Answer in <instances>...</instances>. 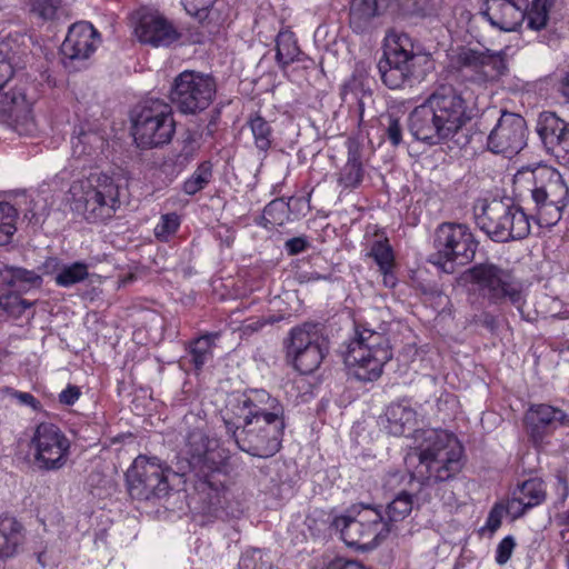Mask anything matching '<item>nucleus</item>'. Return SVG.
<instances>
[{
	"mask_svg": "<svg viewBox=\"0 0 569 569\" xmlns=\"http://www.w3.org/2000/svg\"><path fill=\"white\" fill-rule=\"evenodd\" d=\"M467 120L461 93L450 84H442L410 112L408 128L415 139L437 146L453 138Z\"/></svg>",
	"mask_w": 569,
	"mask_h": 569,
	"instance_id": "nucleus-1",
	"label": "nucleus"
},
{
	"mask_svg": "<svg viewBox=\"0 0 569 569\" xmlns=\"http://www.w3.org/2000/svg\"><path fill=\"white\" fill-rule=\"evenodd\" d=\"M410 450L407 463L410 466L418 460L411 476L419 482L445 481L461 469L462 446L446 430L428 428L417 432Z\"/></svg>",
	"mask_w": 569,
	"mask_h": 569,
	"instance_id": "nucleus-2",
	"label": "nucleus"
},
{
	"mask_svg": "<svg viewBox=\"0 0 569 569\" xmlns=\"http://www.w3.org/2000/svg\"><path fill=\"white\" fill-rule=\"evenodd\" d=\"M433 68L431 54L425 52L408 34L390 31L386 36L378 70L389 89L396 90L407 82L421 81Z\"/></svg>",
	"mask_w": 569,
	"mask_h": 569,
	"instance_id": "nucleus-3",
	"label": "nucleus"
},
{
	"mask_svg": "<svg viewBox=\"0 0 569 569\" xmlns=\"http://www.w3.org/2000/svg\"><path fill=\"white\" fill-rule=\"evenodd\" d=\"M69 193L72 209L91 223L111 219L121 204L118 183L103 172L74 180Z\"/></svg>",
	"mask_w": 569,
	"mask_h": 569,
	"instance_id": "nucleus-4",
	"label": "nucleus"
},
{
	"mask_svg": "<svg viewBox=\"0 0 569 569\" xmlns=\"http://www.w3.org/2000/svg\"><path fill=\"white\" fill-rule=\"evenodd\" d=\"M392 358L388 338L370 329L356 331L348 343L345 365L348 375L362 382H372L382 375L385 365Z\"/></svg>",
	"mask_w": 569,
	"mask_h": 569,
	"instance_id": "nucleus-5",
	"label": "nucleus"
},
{
	"mask_svg": "<svg viewBox=\"0 0 569 569\" xmlns=\"http://www.w3.org/2000/svg\"><path fill=\"white\" fill-rule=\"evenodd\" d=\"M128 490L136 499L166 496L170 490H180L187 481L184 467L171 470L157 457L138 456L126 473Z\"/></svg>",
	"mask_w": 569,
	"mask_h": 569,
	"instance_id": "nucleus-6",
	"label": "nucleus"
},
{
	"mask_svg": "<svg viewBox=\"0 0 569 569\" xmlns=\"http://www.w3.org/2000/svg\"><path fill=\"white\" fill-rule=\"evenodd\" d=\"M332 527L348 547L359 550L376 548L391 532L382 511L370 506L353 507L346 515L335 517Z\"/></svg>",
	"mask_w": 569,
	"mask_h": 569,
	"instance_id": "nucleus-7",
	"label": "nucleus"
},
{
	"mask_svg": "<svg viewBox=\"0 0 569 569\" xmlns=\"http://www.w3.org/2000/svg\"><path fill=\"white\" fill-rule=\"evenodd\" d=\"M477 226L493 241L523 239L530 233V223L523 210L502 200L481 201L475 207Z\"/></svg>",
	"mask_w": 569,
	"mask_h": 569,
	"instance_id": "nucleus-8",
	"label": "nucleus"
},
{
	"mask_svg": "<svg viewBox=\"0 0 569 569\" xmlns=\"http://www.w3.org/2000/svg\"><path fill=\"white\" fill-rule=\"evenodd\" d=\"M463 278L490 303L510 302L521 312L525 303L522 283L511 271L493 263H479L468 269Z\"/></svg>",
	"mask_w": 569,
	"mask_h": 569,
	"instance_id": "nucleus-9",
	"label": "nucleus"
},
{
	"mask_svg": "<svg viewBox=\"0 0 569 569\" xmlns=\"http://www.w3.org/2000/svg\"><path fill=\"white\" fill-rule=\"evenodd\" d=\"M531 174L536 183L531 191L536 221L540 227H552L561 219L569 202V187L561 173L551 167H538Z\"/></svg>",
	"mask_w": 569,
	"mask_h": 569,
	"instance_id": "nucleus-10",
	"label": "nucleus"
},
{
	"mask_svg": "<svg viewBox=\"0 0 569 569\" xmlns=\"http://www.w3.org/2000/svg\"><path fill=\"white\" fill-rule=\"evenodd\" d=\"M176 132L170 104L161 100L146 101L133 118L132 136L140 148H157L169 143Z\"/></svg>",
	"mask_w": 569,
	"mask_h": 569,
	"instance_id": "nucleus-11",
	"label": "nucleus"
},
{
	"mask_svg": "<svg viewBox=\"0 0 569 569\" xmlns=\"http://www.w3.org/2000/svg\"><path fill=\"white\" fill-rule=\"evenodd\" d=\"M435 247L433 263L453 272L455 266H465L475 258L478 243L466 224L445 222L436 231Z\"/></svg>",
	"mask_w": 569,
	"mask_h": 569,
	"instance_id": "nucleus-12",
	"label": "nucleus"
},
{
	"mask_svg": "<svg viewBox=\"0 0 569 569\" xmlns=\"http://www.w3.org/2000/svg\"><path fill=\"white\" fill-rule=\"evenodd\" d=\"M250 413L251 418L244 416L246 426L250 427L246 431L250 446L242 447V450L257 457L273 456L280 448L284 429L283 408L276 405L272 411L261 410L250 411Z\"/></svg>",
	"mask_w": 569,
	"mask_h": 569,
	"instance_id": "nucleus-13",
	"label": "nucleus"
},
{
	"mask_svg": "<svg viewBox=\"0 0 569 569\" xmlns=\"http://www.w3.org/2000/svg\"><path fill=\"white\" fill-rule=\"evenodd\" d=\"M214 93L216 82L211 77L186 70L174 78L170 99L181 113L196 114L211 104Z\"/></svg>",
	"mask_w": 569,
	"mask_h": 569,
	"instance_id": "nucleus-14",
	"label": "nucleus"
},
{
	"mask_svg": "<svg viewBox=\"0 0 569 569\" xmlns=\"http://www.w3.org/2000/svg\"><path fill=\"white\" fill-rule=\"evenodd\" d=\"M70 447L68 437L52 423L37 426L30 440L33 462L38 469L46 471L63 468L69 459Z\"/></svg>",
	"mask_w": 569,
	"mask_h": 569,
	"instance_id": "nucleus-15",
	"label": "nucleus"
},
{
	"mask_svg": "<svg viewBox=\"0 0 569 569\" xmlns=\"http://www.w3.org/2000/svg\"><path fill=\"white\" fill-rule=\"evenodd\" d=\"M326 352V340L316 326L306 323L290 331L287 357L300 373L309 375L317 370Z\"/></svg>",
	"mask_w": 569,
	"mask_h": 569,
	"instance_id": "nucleus-16",
	"label": "nucleus"
},
{
	"mask_svg": "<svg viewBox=\"0 0 569 569\" xmlns=\"http://www.w3.org/2000/svg\"><path fill=\"white\" fill-rule=\"evenodd\" d=\"M452 61L459 69L467 70L477 83L497 81L507 72L503 53L489 49L463 47L453 56Z\"/></svg>",
	"mask_w": 569,
	"mask_h": 569,
	"instance_id": "nucleus-17",
	"label": "nucleus"
},
{
	"mask_svg": "<svg viewBox=\"0 0 569 569\" xmlns=\"http://www.w3.org/2000/svg\"><path fill=\"white\" fill-rule=\"evenodd\" d=\"M186 451L188 467L198 479L197 489L204 491L206 488L218 490L220 486V469L214 462V453L210 448V441L206 440L201 432L192 433L189 437Z\"/></svg>",
	"mask_w": 569,
	"mask_h": 569,
	"instance_id": "nucleus-18",
	"label": "nucleus"
},
{
	"mask_svg": "<svg viewBox=\"0 0 569 569\" xmlns=\"http://www.w3.org/2000/svg\"><path fill=\"white\" fill-rule=\"evenodd\" d=\"M526 120L516 113L503 112L488 137V148L497 154L512 157L527 143Z\"/></svg>",
	"mask_w": 569,
	"mask_h": 569,
	"instance_id": "nucleus-19",
	"label": "nucleus"
},
{
	"mask_svg": "<svg viewBox=\"0 0 569 569\" xmlns=\"http://www.w3.org/2000/svg\"><path fill=\"white\" fill-rule=\"evenodd\" d=\"M100 44V37L93 26L87 21L73 23L61 44L64 63L84 61L91 57Z\"/></svg>",
	"mask_w": 569,
	"mask_h": 569,
	"instance_id": "nucleus-20",
	"label": "nucleus"
},
{
	"mask_svg": "<svg viewBox=\"0 0 569 569\" xmlns=\"http://www.w3.org/2000/svg\"><path fill=\"white\" fill-rule=\"evenodd\" d=\"M0 116L20 136H32L37 130L31 103L20 90L0 96Z\"/></svg>",
	"mask_w": 569,
	"mask_h": 569,
	"instance_id": "nucleus-21",
	"label": "nucleus"
},
{
	"mask_svg": "<svg viewBox=\"0 0 569 569\" xmlns=\"http://www.w3.org/2000/svg\"><path fill=\"white\" fill-rule=\"evenodd\" d=\"M569 422L567 416L559 409L548 405L531 406L525 416L526 428L535 446L545 449V436L549 430Z\"/></svg>",
	"mask_w": 569,
	"mask_h": 569,
	"instance_id": "nucleus-22",
	"label": "nucleus"
},
{
	"mask_svg": "<svg viewBox=\"0 0 569 569\" xmlns=\"http://www.w3.org/2000/svg\"><path fill=\"white\" fill-rule=\"evenodd\" d=\"M528 0H486L482 14L505 31L515 30L525 18Z\"/></svg>",
	"mask_w": 569,
	"mask_h": 569,
	"instance_id": "nucleus-23",
	"label": "nucleus"
},
{
	"mask_svg": "<svg viewBox=\"0 0 569 569\" xmlns=\"http://www.w3.org/2000/svg\"><path fill=\"white\" fill-rule=\"evenodd\" d=\"M537 131L558 158L569 161V122L552 112H546L540 116Z\"/></svg>",
	"mask_w": 569,
	"mask_h": 569,
	"instance_id": "nucleus-24",
	"label": "nucleus"
},
{
	"mask_svg": "<svg viewBox=\"0 0 569 569\" xmlns=\"http://www.w3.org/2000/svg\"><path fill=\"white\" fill-rule=\"evenodd\" d=\"M546 496L543 481L538 478L529 479L512 491L506 501V513L513 520L518 519L529 509L542 503Z\"/></svg>",
	"mask_w": 569,
	"mask_h": 569,
	"instance_id": "nucleus-25",
	"label": "nucleus"
},
{
	"mask_svg": "<svg viewBox=\"0 0 569 569\" xmlns=\"http://www.w3.org/2000/svg\"><path fill=\"white\" fill-rule=\"evenodd\" d=\"M136 34L140 42L153 47H168L179 39V32L172 23L156 14L142 17L136 28Z\"/></svg>",
	"mask_w": 569,
	"mask_h": 569,
	"instance_id": "nucleus-26",
	"label": "nucleus"
},
{
	"mask_svg": "<svg viewBox=\"0 0 569 569\" xmlns=\"http://www.w3.org/2000/svg\"><path fill=\"white\" fill-rule=\"evenodd\" d=\"M381 425L392 436L411 438L412 445H415L417 432L426 430L418 427L419 421L416 412L402 403L389 406L386 409Z\"/></svg>",
	"mask_w": 569,
	"mask_h": 569,
	"instance_id": "nucleus-27",
	"label": "nucleus"
},
{
	"mask_svg": "<svg viewBox=\"0 0 569 569\" xmlns=\"http://www.w3.org/2000/svg\"><path fill=\"white\" fill-rule=\"evenodd\" d=\"M379 16L377 0H351L349 8V26L353 32L362 34L373 27Z\"/></svg>",
	"mask_w": 569,
	"mask_h": 569,
	"instance_id": "nucleus-28",
	"label": "nucleus"
},
{
	"mask_svg": "<svg viewBox=\"0 0 569 569\" xmlns=\"http://www.w3.org/2000/svg\"><path fill=\"white\" fill-rule=\"evenodd\" d=\"M218 338L217 333L203 335L189 343L187 355L182 360V365H190L199 372L203 367L212 361L214 341Z\"/></svg>",
	"mask_w": 569,
	"mask_h": 569,
	"instance_id": "nucleus-29",
	"label": "nucleus"
},
{
	"mask_svg": "<svg viewBox=\"0 0 569 569\" xmlns=\"http://www.w3.org/2000/svg\"><path fill=\"white\" fill-rule=\"evenodd\" d=\"M23 542L22 526L11 517H0V558H10Z\"/></svg>",
	"mask_w": 569,
	"mask_h": 569,
	"instance_id": "nucleus-30",
	"label": "nucleus"
},
{
	"mask_svg": "<svg viewBox=\"0 0 569 569\" xmlns=\"http://www.w3.org/2000/svg\"><path fill=\"white\" fill-rule=\"evenodd\" d=\"M2 280L10 287L18 290H29L33 287H40L42 279L32 270H27L18 267L4 266L1 272Z\"/></svg>",
	"mask_w": 569,
	"mask_h": 569,
	"instance_id": "nucleus-31",
	"label": "nucleus"
},
{
	"mask_svg": "<svg viewBox=\"0 0 569 569\" xmlns=\"http://www.w3.org/2000/svg\"><path fill=\"white\" fill-rule=\"evenodd\" d=\"M181 4L190 16L199 21H220V6H223L221 0H181Z\"/></svg>",
	"mask_w": 569,
	"mask_h": 569,
	"instance_id": "nucleus-32",
	"label": "nucleus"
},
{
	"mask_svg": "<svg viewBox=\"0 0 569 569\" xmlns=\"http://www.w3.org/2000/svg\"><path fill=\"white\" fill-rule=\"evenodd\" d=\"M300 49L290 31L279 32L276 39V59L281 68H286L299 56Z\"/></svg>",
	"mask_w": 569,
	"mask_h": 569,
	"instance_id": "nucleus-33",
	"label": "nucleus"
},
{
	"mask_svg": "<svg viewBox=\"0 0 569 569\" xmlns=\"http://www.w3.org/2000/svg\"><path fill=\"white\" fill-rule=\"evenodd\" d=\"M555 0H533L531 7L525 9V18L529 29L539 31L546 28L549 20L550 9Z\"/></svg>",
	"mask_w": 569,
	"mask_h": 569,
	"instance_id": "nucleus-34",
	"label": "nucleus"
},
{
	"mask_svg": "<svg viewBox=\"0 0 569 569\" xmlns=\"http://www.w3.org/2000/svg\"><path fill=\"white\" fill-rule=\"evenodd\" d=\"M363 177V170L357 151H349L348 161L341 169L339 174V183L343 188L353 189L357 188Z\"/></svg>",
	"mask_w": 569,
	"mask_h": 569,
	"instance_id": "nucleus-35",
	"label": "nucleus"
},
{
	"mask_svg": "<svg viewBox=\"0 0 569 569\" xmlns=\"http://www.w3.org/2000/svg\"><path fill=\"white\" fill-rule=\"evenodd\" d=\"M89 276L88 266L83 262H73L62 266L54 276V282L59 287L69 288L82 282Z\"/></svg>",
	"mask_w": 569,
	"mask_h": 569,
	"instance_id": "nucleus-36",
	"label": "nucleus"
},
{
	"mask_svg": "<svg viewBox=\"0 0 569 569\" xmlns=\"http://www.w3.org/2000/svg\"><path fill=\"white\" fill-rule=\"evenodd\" d=\"M368 256L375 260L379 271L393 270L395 254L387 238H379L372 241Z\"/></svg>",
	"mask_w": 569,
	"mask_h": 569,
	"instance_id": "nucleus-37",
	"label": "nucleus"
},
{
	"mask_svg": "<svg viewBox=\"0 0 569 569\" xmlns=\"http://www.w3.org/2000/svg\"><path fill=\"white\" fill-rule=\"evenodd\" d=\"M103 146L102 138L94 132H80L71 140L72 154L76 158L92 156Z\"/></svg>",
	"mask_w": 569,
	"mask_h": 569,
	"instance_id": "nucleus-38",
	"label": "nucleus"
},
{
	"mask_svg": "<svg viewBox=\"0 0 569 569\" xmlns=\"http://www.w3.org/2000/svg\"><path fill=\"white\" fill-rule=\"evenodd\" d=\"M412 503V497L402 492L387 506L382 515L386 521L391 525V531L396 522L403 520L411 512Z\"/></svg>",
	"mask_w": 569,
	"mask_h": 569,
	"instance_id": "nucleus-39",
	"label": "nucleus"
},
{
	"mask_svg": "<svg viewBox=\"0 0 569 569\" xmlns=\"http://www.w3.org/2000/svg\"><path fill=\"white\" fill-rule=\"evenodd\" d=\"M18 211L9 202H0V246L8 244L17 231Z\"/></svg>",
	"mask_w": 569,
	"mask_h": 569,
	"instance_id": "nucleus-40",
	"label": "nucleus"
},
{
	"mask_svg": "<svg viewBox=\"0 0 569 569\" xmlns=\"http://www.w3.org/2000/svg\"><path fill=\"white\" fill-rule=\"evenodd\" d=\"M249 127L253 136L254 146L262 152H267L272 144V128L261 116L257 114L249 120Z\"/></svg>",
	"mask_w": 569,
	"mask_h": 569,
	"instance_id": "nucleus-41",
	"label": "nucleus"
},
{
	"mask_svg": "<svg viewBox=\"0 0 569 569\" xmlns=\"http://www.w3.org/2000/svg\"><path fill=\"white\" fill-rule=\"evenodd\" d=\"M366 97H370V92L366 91L362 83L357 79H352L342 87V101L349 107L356 106L360 118L363 116Z\"/></svg>",
	"mask_w": 569,
	"mask_h": 569,
	"instance_id": "nucleus-42",
	"label": "nucleus"
},
{
	"mask_svg": "<svg viewBox=\"0 0 569 569\" xmlns=\"http://www.w3.org/2000/svg\"><path fill=\"white\" fill-rule=\"evenodd\" d=\"M212 178V166L209 161L200 163L193 173L183 182L182 190L189 196L204 189Z\"/></svg>",
	"mask_w": 569,
	"mask_h": 569,
	"instance_id": "nucleus-43",
	"label": "nucleus"
},
{
	"mask_svg": "<svg viewBox=\"0 0 569 569\" xmlns=\"http://www.w3.org/2000/svg\"><path fill=\"white\" fill-rule=\"evenodd\" d=\"M289 217V206L283 199L269 202L263 210V219L272 226H282Z\"/></svg>",
	"mask_w": 569,
	"mask_h": 569,
	"instance_id": "nucleus-44",
	"label": "nucleus"
},
{
	"mask_svg": "<svg viewBox=\"0 0 569 569\" xmlns=\"http://www.w3.org/2000/svg\"><path fill=\"white\" fill-rule=\"evenodd\" d=\"M180 218L177 213H166L160 217L154 227V236L158 240L167 242L179 229Z\"/></svg>",
	"mask_w": 569,
	"mask_h": 569,
	"instance_id": "nucleus-45",
	"label": "nucleus"
},
{
	"mask_svg": "<svg viewBox=\"0 0 569 569\" xmlns=\"http://www.w3.org/2000/svg\"><path fill=\"white\" fill-rule=\"evenodd\" d=\"M31 306V302L22 299L17 293L9 292L0 297V308L16 318L20 317Z\"/></svg>",
	"mask_w": 569,
	"mask_h": 569,
	"instance_id": "nucleus-46",
	"label": "nucleus"
},
{
	"mask_svg": "<svg viewBox=\"0 0 569 569\" xmlns=\"http://www.w3.org/2000/svg\"><path fill=\"white\" fill-rule=\"evenodd\" d=\"M60 0H29V10L37 18L53 20L59 8Z\"/></svg>",
	"mask_w": 569,
	"mask_h": 569,
	"instance_id": "nucleus-47",
	"label": "nucleus"
},
{
	"mask_svg": "<svg viewBox=\"0 0 569 569\" xmlns=\"http://www.w3.org/2000/svg\"><path fill=\"white\" fill-rule=\"evenodd\" d=\"M515 547H516V541H515L513 537H511V536L505 537L497 546L496 557H495L496 562L498 565L507 563L512 556Z\"/></svg>",
	"mask_w": 569,
	"mask_h": 569,
	"instance_id": "nucleus-48",
	"label": "nucleus"
},
{
	"mask_svg": "<svg viewBox=\"0 0 569 569\" xmlns=\"http://www.w3.org/2000/svg\"><path fill=\"white\" fill-rule=\"evenodd\" d=\"M503 513H506V503L495 505L488 515L486 528L495 532L501 526Z\"/></svg>",
	"mask_w": 569,
	"mask_h": 569,
	"instance_id": "nucleus-49",
	"label": "nucleus"
},
{
	"mask_svg": "<svg viewBox=\"0 0 569 569\" xmlns=\"http://www.w3.org/2000/svg\"><path fill=\"white\" fill-rule=\"evenodd\" d=\"M268 400H271L270 402V411H272V408L278 405V402L273 399H271V397H268ZM279 406L282 408V406L279 403ZM261 410H266V411H269V409L267 408H258L256 405H250L247 400H243L242 401V406L238 408V411L236 412V415L239 417V418H242L244 420V416H248L249 418H251V412H256V411H261Z\"/></svg>",
	"mask_w": 569,
	"mask_h": 569,
	"instance_id": "nucleus-50",
	"label": "nucleus"
},
{
	"mask_svg": "<svg viewBox=\"0 0 569 569\" xmlns=\"http://www.w3.org/2000/svg\"><path fill=\"white\" fill-rule=\"evenodd\" d=\"M12 396L18 405L26 406L32 411L41 410L40 402L33 397L32 393H12Z\"/></svg>",
	"mask_w": 569,
	"mask_h": 569,
	"instance_id": "nucleus-51",
	"label": "nucleus"
},
{
	"mask_svg": "<svg viewBox=\"0 0 569 569\" xmlns=\"http://www.w3.org/2000/svg\"><path fill=\"white\" fill-rule=\"evenodd\" d=\"M387 137L393 146H398L402 140L401 126L397 119H390L387 128Z\"/></svg>",
	"mask_w": 569,
	"mask_h": 569,
	"instance_id": "nucleus-52",
	"label": "nucleus"
},
{
	"mask_svg": "<svg viewBox=\"0 0 569 569\" xmlns=\"http://www.w3.org/2000/svg\"><path fill=\"white\" fill-rule=\"evenodd\" d=\"M307 246H308L307 240L301 237L289 239L286 242V249L289 254H298V253L305 251Z\"/></svg>",
	"mask_w": 569,
	"mask_h": 569,
	"instance_id": "nucleus-53",
	"label": "nucleus"
},
{
	"mask_svg": "<svg viewBox=\"0 0 569 569\" xmlns=\"http://www.w3.org/2000/svg\"><path fill=\"white\" fill-rule=\"evenodd\" d=\"M327 569H367V568L356 561L337 560V561L331 562Z\"/></svg>",
	"mask_w": 569,
	"mask_h": 569,
	"instance_id": "nucleus-54",
	"label": "nucleus"
},
{
	"mask_svg": "<svg viewBox=\"0 0 569 569\" xmlns=\"http://www.w3.org/2000/svg\"><path fill=\"white\" fill-rule=\"evenodd\" d=\"M80 393H59V401L66 406H72L79 399Z\"/></svg>",
	"mask_w": 569,
	"mask_h": 569,
	"instance_id": "nucleus-55",
	"label": "nucleus"
},
{
	"mask_svg": "<svg viewBox=\"0 0 569 569\" xmlns=\"http://www.w3.org/2000/svg\"><path fill=\"white\" fill-rule=\"evenodd\" d=\"M383 276V283L385 286L387 287H395L396 286V278L392 273V270H387V271H380Z\"/></svg>",
	"mask_w": 569,
	"mask_h": 569,
	"instance_id": "nucleus-56",
	"label": "nucleus"
},
{
	"mask_svg": "<svg viewBox=\"0 0 569 569\" xmlns=\"http://www.w3.org/2000/svg\"><path fill=\"white\" fill-rule=\"evenodd\" d=\"M560 91H561L562 96L567 99V101L569 102V72L563 78V80L561 82Z\"/></svg>",
	"mask_w": 569,
	"mask_h": 569,
	"instance_id": "nucleus-57",
	"label": "nucleus"
},
{
	"mask_svg": "<svg viewBox=\"0 0 569 569\" xmlns=\"http://www.w3.org/2000/svg\"><path fill=\"white\" fill-rule=\"evenodd\" d=\"M263 325H264V322H262V321H254V322L248 323L246 326V330L257 331L260 328H262Z\"/></svg>",
	"mask_w": 569,
	"mask_h": 569,
	"instance_id": "nucleus-58",
	"label": "nucleus"
},
{
	"mask_svg": "<svg viewBox=\"0 0 569 569\" xmlns=\"http://www.w3.org/2000/svg\"><path fill=\"white\" fill-rule=\"evenodd\" d=\"M558 485H559V489L561 491L562 499H565V497L567 495L568 486L562 479L558 480Z\"/></svg>",
	"mask_w": 569,
	"mask_h": 569,
	"instance_id": "nucleus-59",
	"label": "nucleus"
},
{
	"mask_svg": "<svg viewBox=\"0 0 569 569\" xmlns=\"http://www.w3.org/2000/svg\"><path fill=\"white\" fill-rule=\"evenodd\" d=\"M64 391L71 392V391H79L77 387L68 386Z\"/></svg>",
	"mask_w": 569,
	"mask_h": 569,
	"instance_id": "nucleus-60",
	"label": "nucleus"
},
{
	"mask_svg": "<svg viewBox=\"0 0 569 569\" xmlns=\"http://www.w3.org/2000/svg\"><path fill=\"white\" fill-rule=\"evenodd\" d=\"M320 278H321V277H320L319 274H317V276L312 277V279H316V280H318V279H320Z\"/></svg>",
	"mask_w": 569,
	"mask_h": 569,
	"instance_id": "nucleus-61",
	"label": "nucleus"
},
{
	"mask_svg": "<svg viewBox=\"0 0 569 569\" xmlns=\"http://www.w3.org/2000/svg\"><path fill=\"white\" fill-rule=\"evenodd\" d=\"M191 156H186L184 160L188 161Z\"/></svg>",
	"mask_w": 569,
	"mask_h": 569,
	"instance_id": "nucleus-62",
	"label": "nucleus"
}]
</instances>
